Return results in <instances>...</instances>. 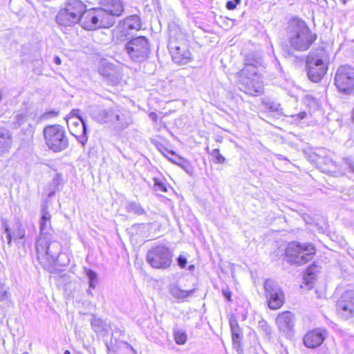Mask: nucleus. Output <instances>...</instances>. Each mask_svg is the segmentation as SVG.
I'll return each mask as SVG.
<instances>
[{"mask_svg": "<svg viewBox=\"0 0 354 354\" xmlns=\"http://www.w3.org/2000/svg\"><path fill=\"white\" fill-rule=\"evenodd\" d=\"M39 221V236L36 242L37 259L44 267H50L58 261L62 252L61 243L54 237V231L51 227V215L47 205H43Z\"/></svg>", "mask_w": 354, "mask_h": 354, "instance_id": "obj_1", "label": "nucleus"}, {"mask_svg": "<svg viewBox=\"0 0 354 354\" xmlns=\"http://www.w3.org/2000/svg\"><path fill=\"white\" fill-rule=\"evenodd\" d=\"M288 37L292 48L298 51H305L315 41L317 36L312 34L304 21L293 19L290 24Z\"/></svg>", "mask_w": 354, "mask_h": 354, "instance_id": "obj_2", "label": "nucleus"}, {"mask_svg": "<svg viewBox=\"0 0 354 354\" xmlns=\"http://www.w3.org/2000/svg\"><path fill=\"white\" fill-rule=\"evenodd\" d=\"M43 133L47 147L53 152H60L68 147V138L62 126H47L44 129Z\"/></svg>", "mask_w": 354, "mask_h": 354, "instance_id": "obj_3", "label": "nucleus"}, {"mask_svg": "<svg viewBox=\"0 0 354 354\" xmlns=\"http://www.w3.org/2000/svg\"><path fill=\"white\" fill-rule=\"evenodd\" d=\"M315 254V248L311 243L291 242L288 243L286 254L291 263L304 265L310 261Z\"/></svg>", "mask_w": 354, "mask_h": 354, "instance_id": "obj_4", "label": "nucleus"}, {"mask_svg": "<svg viewBox=\"0 0 354 354\" xmlns=\"http://www.w3.org/2000/svg\"><path fill=\"white\" fill-rule=\"evenodd\" d=\"M124 50L133 62L141 63L151 53L149 39L144 36L133 38L125 44Z\"/></svg>", "mask_w": 354, "mask_h": 354, "instance_id": "obj_5", "label": "nucleus"}, {"mask_svg": "<svg viewBox=\"0 0 354 354\" xmlns=\"http://www.w3.org/2000/svg\"><path fill=\"white\" fill-rule=\"evenodd\" d=\"M105 13L100 8H95L84 11L80 24L88 30H95L97 28H108L111 26V21L104 17Z\"/></svg>", "mask_w": 354, "mask_h": 354, "instance_id": "obj_6", "label": "nucleus"}, {"mask_svg": "<svg viewBox=\"0 0 354 354\" xmlns=\"http://www.w3.org/2000/svg\"><path fill=\"white\" fill-rule=\"evenodd\" d=\"M172 257V253L168 248L158 245L147 252V261L153 268L164 270L170 266Z\"/></svg>", "mask_w": 354, "mask_h": 354, "instance_id": "obj_7", "label": "nucleus"}, {"mask_svg": "<svg viewBox=\"0 0 354 354\" xmlns=\"http://www.w3.org/2000/svg\"><path fill=\"white\" fill-rule=\"evenodd\" d=\"M322 54H324V51L321 50L319 54H310L307 57V74L312 82H318L326 72L327 63L324 60Z\"/></svg>", "mask_w": 354, "mask_h": 354, "instance_id": "obj_8", "label": "nucleus"}, {"mask_svg": "<svg viewBox=\"0 0 354 354\" xmlns=\"http://www.w3.org/2000/svg\"><path fill=\"white\" fill-rule=\"evenodd\" d=\"M335 84L339 92L351 94L354 91V68L348 65L339 66L335 73Z\"/></svg>", "mask_w": 354, "mask_h": 354, "instance_id": "obj_9", "label": "nucleus"}, {"mask_svg": "<svg viewBox=\"0 0 354 354\" xmlns=\"http://www.w3.org/2000/svg\"><path fill=\"white\" fill-rule=\"evenodd\" d=\"M168 48L173 61L178 64H186L192 59V54L184 41L170 37Z\"/></svg>", "mask_w": 354, "mask_h": 354, "instance_id": "obj_10", "label": "nucleus"}, {"mask_svg": "<svg viewBox=\"0 0 354 354\" xmlns=\"http://www.w3.org/2000/svg\"><path fill=\"white\" fill-rule=\"evenodd\" d=\"M264 289L268 307L272 310H277L281 307L284 303V294L277 282L272 279L266 280Z\"/></svg>", "mask_w": 354, "mask_h": 354, "instance_id": "obj_11", "label": "nucleus"}, {"mask_svg": "<svg viewBox=\"0 0 354 354\" xmlns=\"http://www.w3.org/2000/svg\"><path fill=\"white\" fill-rule=\"evenodd\" d=\"M336 311L339 317L347 319L354 316V290H349L342 295L336 304Z\"/></svg>", "mask_w": 354, "mask_h": 354, "instance_id": "obj_12", "label": "nucleus"}, {"mask_svg": "<svg viewBox=\"0 0 354 354\" xmlns=\"http://www.w3.org/2000/svg\"><path fill=\"white\" fill-rule=\"evenodd\" d=\"M67 124L71 133L78 139L82 145H84L87 142L86 127L84 120L81 117L70 116L67 120Z\"/></svg>", "mask_w": 354, "mask_h": 354, "instance_id": "obj_13", "label": "nucleus"}, {"mask_svg": "<svg viewBox=\"0 0 354 354\" xmlns=\"http://www.w3.org/2000/svg\"><path fill=\"white\" fill-rule=\"evenodd\" d=\"M105 13L104 17L111 21V26L115 23L114 17H120L124 12V4L120 0H103L100 8Z\"/></svg>", "mask_w": 354, "mask_h": 354, "instance_id": "obj_14", "label": "nucleus"}, {"mask_svg": "<svg viewBox=\"0 0 354 354\" xmlns=\"http://www.w3.org/2000/svg\"><path fill=\"white\" fill-rule=\"evenodd\" d=\"M99 73L111 85L119 84L122 79L121 71L114 64L109 62H104L101 65L99 68Z\"/></svg>", "mask_w": 354, "mask_h": 354, "instance_id": "obj_15", "label": "nucleus"}, {"mask_svg": "<svg viewBox=\"0 0 354 354\" xmlns=\"http://www.w3.org/2000/svg\"><path fill=\"white\" fill-rule=\"evenodd\" d=\"M239 88L250 95H257L262 93L263 86L259 77L239 76Z\"/></svg>", "mask_w": 354, "mask_h": 354, "instance_id": "obj_16", "label": "nucleus"}, {"mask_svg": "<svg viewBox=\"0 0 354 354\" xmlns=\"http://www.w3.org/2000/svg\"><path fill=\"white\" fill-rule=\"evenodd\" d=\"M278 329L286 335H290L294 330L295 317L290 311L279 313L275 319Z\"/></svg>", "mask_w": 354, "mask_h": 354, "instance_id": "obj_17", "label": "nucleus"}, {"mask_svg": "<svg viewBox=\"0 0 354 354\" xmlns=\"http://www.w3.org/2000/svg\"><path fill=\"white\" fill-rule=\"evenodd\" d=\"M326 337V331L322 329H315L308 332L303 339L304 345L310 348L319 346Z\"/></svg>", "mask_w": 354, "mask_h": 354, "instance_id": "obj_18", "label": "nucleus"}, {"mask_svg": "<svg viewBox=\"0 0 354 354\" xmlns=\"http://www.w3.org/2000/svg\"><path fill=\"white\" fill-rule=\"evenodd\" d=\"M56 21L64 26H69L77 23L80 24V18L74 12H71L66 7L61 9L56 16Z\"/></svg>", "mask_w": 354, "mask_h": 354, "instance_id": "obj_19", "label": "nucleus"}, {"mask_svg": "<svg viewBox=\"0 0 354 354\" xmlns=\"http://www.w3.org/2000/svg\"><path fill=\"white\" fill-rule=\"evenodd\" d=\"M4 233L8 245H11L12 241L26 238V230L20 223H17L16 228L11 233L9 226L6 221H2Z\"/></svg>", "mask_w": 354, "mask_h": 354, "instance_id": "obj_20", "label": "nucleus"}, {"mask_svg": "<svg viewBox=\"0 0 354 354\" xmlns=\"http://www.w3.org/2000/svg\"><path fill=\"white\" fill-rule=\"evenodd\" d=\"M116 110L112 109H98L93 113V116L101 124H113L115 123V118L116 115Z\"/></svg>", "mask_w": 354, "mask_h": 354, "instance_id": "obj_21", "label": "nucleus"}, {"mask_svg": "<svg viewBox=\"0 0 354 354\" xmlns=\"http://www.w3.org/2000/svg\"><path fill=\"white\" fill-rule=\"evenodd\" d=\"M12 143V136L10 131L0 128V156L10 151Z\"/></svg>", "mask_w": 354, "mask_h": 354, "instance_id": "obj_22", "label": "nucleus"}, {"mask_svg": "<svg viewBox=\"0 0 354 354\" xmlns=\"http://www.w3.org/2000/svg\"><path fill=\"white\" fill-rule=\"evenodd\" d=\"M230 326L232 333L233 345L235 348H239L243 339V331L239 326L237 320L231 317L230 319Z\"/></svg>", "mask_w": 354, "mask_h": 354, "instance_id": "obj_23", "label": "nucleus"}, {"mask_svg": "<svg viewBox=\"0 0 354 354\" xmlns=\"http://www.w3.org/2000/svg\"><path fill=\"white\" fill-rule=\"evenodd\" d=\"M127 30L130 32L131 30H138L141 28L140 19L138 15H131L126 17L122 21L120 22Z\"/></svg>", "mask_w": 354, "mask_h": 354, "instance_id": "obj_24", "label": "nucleus"}, {"mask_svg": "<svg viewBox=\"0 0 354 354\" xmlns=\"http://www.w3.org/2000/svg\"><path fill=\"white\" fill-rule=\"evenodd\" d=\"M131 35L122 26L119 24L113 30L112 38L115 44H120L127 41Z\"/></svg>", "mask_w": 354, "mask_h": 354, "instance_id": "obj_25", "label": "nucleus"}, {"mask_svg": "<svg viewBox=\"0 0 354 354\" xmlns=\"http://www.w3.org/2000/svg\"><path fill=\"white\" fill-rule=\"evenodd\" d=\"M116 115L115 118V124L118 125L119 128L126 129L129 124L132 123V119L129 113L119 109L116 110Z\"/></svg>", "mask_w": 354, "mask_h": 354, "instance_id": "obj_26", "label": "nucleus"}, {"mask_svg": "<svg viewBox=\"0 0 354 354\" xmlns=\"http://www.w3.org/2000/svg\"><path fill=\"white\" fill-rule=\"evenodd\" d=\"M65 7L68 9L69 11L77 15L80 20L86 9L85 4L80 0H68Z\"/></svg>", "mask_w": 354, "mask_h": 354, "instance_id": "obj_27", "label": "nucleus"}, {"mask_svg": "<svg viewBox=\"0 0 354 354\" xmlns=\"http://www.w3.org/2000/svg\"><path fill=\"white\" fill-rule=\"evenodd\" d=\"M169 292L176 299H183L192 295L194 292V290H183L176 286H171L169 288Z\"/></svg>", "mask_w": 354, "mask_h": 354, "instance_id": "obj_28", "label": "nucleus"}, {"mask_svg": "<svg viewBox=\"0 0 354 354\" xmlns=\"http://www.w3.org/2000/svg\"><path fill=\"white\" fill-rule=\"evenodd\" d=\"M239 76H249L251 77H259L257 68L252 64H246L241 71Z\"/></svg>", "mask_w": 354, "mask_h": 354, "instance_id": "obj_29", "label": "nucleus"}, {"mask_svg": "<svg viewBox=\"0 0 354 354\" xmlns=\"http://www.w3.org/2000/svg\"><path fill=\"white\" fill-rule=\"evenodd\" d=\"M84 272L89 281V287L95 288L97 282V274L92 270L84 268Z\"/></svg>", "mask_w": 354, "mask_h": 354, "instance_id": "obj_30", "label": "nucleus"}, {"mask_svg": "<svg viewBox=\"0 0 354 354\" xmlns=\"http://www.w3.org/2000/svg\"><path fill=\"white\" fill-rule=\"evenodd\" d=\"M129 212H133L138 215H143L145 214V209L140 206V204L136 203H131L127 207Z\"/></svg>", "mask_w": 354, "mask_h": 354, "instance_id": "obj_31", "label": "nucleus"}, {"mask_svg": "<svg viewBox=\"0 0 354 354\" xmlns=\"http://www.w3.org/2000/svg\"><path fill=\"white\" fill-rule=\"evenodd\" d=\"M263 105L265 110L270 112H278L281 110L280 104L272 101L263 102Z\"/></svg>", "mask_w": 354, "mask_h": 354, "instance_id": "obj_32", "label": "nucleus"}, {"mask_svg": "<svg viewBox=\"0 0 354 354\" xmlns=\"http://www.w3.org/2000/svg\"><path fill=\"white\" fill-rule=\"evenodd\" d=\"M175 342L177 344H185L187 341V334L182 330H176L174 333Z\"/></svg>", "mask_w": 354, "mask_h": 354, "instance_id": "obj_33", "label": "nucleus"}, {"mask_svg": "<svg viewBox=\"0 0 354 354\" xmlns=\"http://www.w3.org/2000/svg\"><path fill=\"white\" fill-rule=\"evenodd\" d=\"M14 241L16 243L19 254L25 255L26 254V238L14 240Z\"/></svg>", "mask_w": 354, "mask_h": 354, "instance_id": "obj_34", "label": "nucleus"}, {"mask_svg": "<svg viewBox=\"0 0 354 354\" xmlns=\"http://www.w3.org/2000/svg\"><path fill=\"white\" fill-rule=\"evenodd\" d=\"M9 297L8 288L0 283V303L6 300ZM2 306L0 304V312L2 310Z\"/></svg>", "mask_w": 354, "mask_h": 354, "instance_id": "obj_35", "label": "nucleus"}, {"mask_svg": "<svg viewBox=\"0 0 354 354\" xmlns=\"http://www.w3.org/2000/svg\"><path fill=\"white\" fill-rule=\"evenodd\" d=\"M211 155L216 158L217 163L222 164L225 160V158L219 153L218 149H213L211 152Z\"/></svg>", "mask_w": 354, "mask_h": 354, "instance_id": "obj_36", "label": "nucleus"}, {"mask_svg": "<svg viewBox=\"0 0 354 354\" xmlns=\"http://www.w3.org/2000/svg\"><path fill=\"white\" fill-rule=\"evenodd\" d=\"M154 189L156 192H166L167 191L165 184L156 178H154Z\"/></svg>", "mask_w": 354, "mask_h": 354, "instance_id": "obj_37", "label": "nucleus"}, {"mask_svg": "<svg viewBox=\"0 0 354 354\" xmlns=\"http://www.w3.org/2000/svg\"><path fill=\"white\" fill-rule=\"evenodd\" d=\"M259 327L265 333L266 335H270L272 333L271 327L265 321L259 322Z\"/></svg>", "mask_w": 354, "mask_h": 354, "instance_id": "obj_38", "label": "nucleus"}, {"mask_svg": "<svg viewBox=\"0 0 354 354\" xmlns=\"http://www.w3.org/2000/svg\"><path fill=\"white\" fill-rule=\"evenodd\" d=\"M27 118V114L26 113H17L15 115V120L16 122L19 126L21 125L23 123L25 122Z\"/></svg>", "mask_w": 354, "mask_h": 354, "instance_id": "obj_39", "label": "nucleus"}, {"mask_svg": "<svg viewBox=\"0 0 354 354\" xmlns=\"http://www.w3.org/2000/svg\"><path fill=\"white\" fill-rule=\"evenodd\" d=\"M187 257L184 254H181L178 256L177 258V263L178 265L181 268H185L187 265Z\"/></svg>", "mask_w": 354, "mask_h": 354, "instance_id": "obj_40", "label": "nucleus"}, {"mask_svg": "<svg viewBox=\"0 0 354 354\" xmlns=\"http://www.w3.org/2000/svg\"><path fill=\"white\" fill-rule=\"evenodd\" d=\"M241 3V0H232L226 3V8L228 10H234L238 4Z\"/></svg>", "mask_w": 354, "mask_h": 354, "instance_id": "obj_41", "label": "nucleus"}, {"mask_svg": "<svg viewBox=\"0 0 354 354\" xmlns=\"http://www.w3.org/2000/svg\"><path fill=\"white\" fill-rule=\"evenodd\" d=\"M291 117H295L296 120H301L306 116V113L305 111L300 112L296 115H290Z\"/></svg>", "mask_w": 354, "mask_h": 354, "instance_id": "obj_42", "label": "nucleus"}, {"mask_svg": "<svg viewBox=\"0 0 354 354\" xmlns=\"http://www.w3.org/2000/svg\"><path fill=\"white\" fill-rule=\"evenodd\" d=\"M124 333V330L120 328H115V330L113 331V335H117L119 334V336L122 335Z\"/></svg>", "mask_w": 354, "mask_h": 354, "instance_id": "obj_43", "label": "nucleus"}, {"mask_svg": "<svg viewBox=\"0 0 354 354\" xmlns=\"http://www.w3.org/2000/svg\"><path fill=\"white\" fill-rule=\"evenodd\" d=\"M149 118H150L152 120H153V121H156V120H157V118H158V115H157V114H156V113L152 112V113H151L149 114Z\"/></svg>", "mask_w": 354, "mask_h": 354, "instance_id": "obj_44", "label": "nucleus"}, {"mask_svg": "<svg viewBox=\"0 0 354 354\" xmlns=\"http://www.w3.org/2000/svg\"><path fill=\"white\" fill-rule=\"evenodd\" d=\"M100 322H101L100 319H94L93 321L91 322V325L93 326V328H95Z\"/></svg>", "mask_w": 354, "mask_h": 354, "instance_id": "obj_45", "label": "nucleus"}, {"mask_svg": "<svg viewBox=\"0 0 354 354\" xmlns=\"http://www.w3.org/2000/svg\"><path fill=\"white\" fill-rule=\"evenodd\" d=\"M223 295L226 299H227L229 301L230 300L231 293L230 292L223 291Z\"/></svg>", "mask_w": 354, "mask_h": 354, "instance_id": "obj_46", "label": "nucleus"}, {"mask_svg": "<svg viewBox=\"0 0 354 354\" xmlns=\"http://www.w3.org/2000/svg\"><path fill=\"white\" fill-rule=\"evenodd\" d=\"M79 112V110H73L71 113V116H73V117H80L78 115H77V113Z\"/></svg>", "mask_w": 354, "mask_h": 354, "instance_id": "obj_47", "label": "nucleus"}, {"mask_svg": "<svg viewBox=\"0 0 354 354\" xmlns=\"http://www.w3.org/2000/svg\"><path fill=\"white\" fill-rule=\"evenodd\" d=\"M54 62H55V64H57L59 65V64H61V63H62V62H61V59H60L59 57L56 56V57H55V58H54Z\"/></svg>", "mask_w": 354, "mask_h": 354, "instance_id": "obj_48", "label": "nucleus"}, {"mask_svg": "<svg viewBox=\"0 0 354 354\" xmlns=\"http://www.w3.org/2000/svg\"><path fill=\"white\" fill-rule=\"evenodd\" d=\"M307 274L310 277L311 275L313 274V272H312V268H309L308 270H307V272H306Z\"/></svg>", "mask_w": 354, "mask_h": 354, "instance_id": "obj_49", "label": "nucleus"}, {"mask_svg": "<svg viewBox=\"0 0 354 354\" xmlns=\"http://www.w3.org/2000/svg\"><path fill=\"white\" fill-rule=\"evenodd\" d=\"M171 161H172L173 162H174V163H176V164L178 165H181V162H180L182 161V160H181L180 158H178V160H172Z\"/></svg>", "mask_w": 354, "mask_h": 354, "instance_id": "obj_50", "label": "nucleus"}, {"mask_svg": "<svg viewBox=\"0 0 354 354\" xmlns=\"http://www.w3.org/2000/svg\"><path fill=\"white\" fill-rule=\"evenodd\" d=\"M128 347L131 348V350L134 353V354H136V351L128 343H125Z\"/></svg>", "mask_w": 354, "mask_h": 354, "instance_id": "obj_51", "label": "nucleus"}, {"mask_svg": "<svg viewBox=\"0 0 354 354\" xmlns=\"http://www.w3.org/2000/svg\"><path fill=\"white\" fill-rule=\"evenodd\" d=\"M194 268V266L192 265L189 266V270H192Z\"/></svg>", "mask_w": 354, "mask_h": 354, "instance_id": "obj_52", "label": "nucleus"}, {"mask_svg": "<svg viewBox=\"0 0 354 354\" xmlns=\"http://www.w3.org/2000/svg\"><path fill=\"white\" fill-rule=\"evenodd\" d=\"M64 354H71L69 351H65Z\"/></svg>", "mask_w": 354, "mask_h": 354, "instance_id": "obj_53", "label": "nucleus"}, {"mask_svg": "<svg viewBox=\"0 0 354 354\" xmlns=\"http://www.w3.org/2000/svg\"><path fill=\"white\" fill-rule=\"evenodd\" d=\"M344 4H346L348 0H341Z\"/></svg>", "mask_w": 354, "mask_h": 354, "instance_id": "obj_54", "label": "nucleus"}, {"mask_svg": "<svg viewBox=\"0 0 354 354\" xmlns=\"http://www.w3.org/2000/svg\"><path fill=\"white\" fill-rule=\"evenodd\" d=\"M351 168L354 171V167L353 165H351Z\"/></svg>", "mask_w": 354, "mask_h": 354, "instance_id": "obj_55", "label": "nucleus"}, {"mask_svg": "<svg viewBox=\"0 0 354 354\" xmlns=\"http://www.w3.org/2000/svg\"><path fill=\"white\" fill-rule=\"evenodd\" d=\"M23 354H28V353H24Z\"/></svg>", "mask_w": 354, "mask_h": 354, "instance_id": "obj_56", "label": "nucleus"}]
</instances>
